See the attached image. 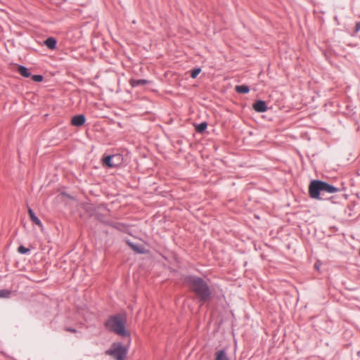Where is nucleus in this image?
Returning a JSON list of instances; mask_svg holds the SVG:
<instances>
[{
  "mask_svg": "<svg viewBox=\"0 0 360 360\" xmlns=\"http://www.w3.org/2000/svg\"><path fill=\"white\" fill-rule=\"evenodd\" d=\"M186 283L193 292L200 302H205L211 297L210 289L207 283L199 277L190 276L186 278Z\"/></svg>",
  "mask_w": 360,
  "mask_h": 360,
  "instance_id": "obj_1",
  "label": "nucleus"
},
{
  "mask_svg": "<svg viewBox=\"0 0 360 360\" xmlns=\"http://www.w3.org/2000/svg\"><path fill=\"white\" fill-rule=\"evenodd\" d=\"M126 318L123 315H117L110 317L105 323L106 328L115 333L125 336L127 333L125 330Z\"/></svg>",
  "mask_w": 360,
  "mask_h": 360,
  "instance_id": "obj_2",
  "label": "nucleus"
},
{
  "mask_svg": "<svg viewBox=\"0 0 360 360\" xmlns=\"http://www.w3.org/2000/svg\"><path fill=\"white\" fill-rule=\"evenodd\" d=\"M106 354L116 360H125L127 349L121 343H114L110 348L106 351Z\"/></svg>",
  "mask_w": 360,
  "mask_h": 360,
  "instance_id": "obj_3",
  "label": "nucleus"
},
{
  "mask_svg": "<svg viewBox=\"0 0 360 360\" xmlns=\"http://www.w3.org/2000/svg\"><path fill=\"white\" fill-rule=\"evenodd\" d=\"M309 193L311 198L314 199H321L320 194L322 193L321 181L314 180L309 186Z\"/></svg>",
  "mask_w": 360,
  "mask_h": 360,
  "instance_id": "obj_4",
  "label": "nucleus"
},
{
  "mask_svg": "<svg viewBox=\"0 0 360 360\" xmlns=\"http://www.w3.org/2000/svg\"><path fill=\"white\" fill-rule=\"evenodd\" d=\"M321 191L323 193H334L338 191V188L324 181H321Z\"/></svg>",
  "mask_w": 360,
  "mask_h": 360,
  "instance_id": "obj_5",
  "label": "nucleus"
},
{
  "mask_svg": "<svg viewBox=\"0 0 360 360\" xmlns=\"http://www.w3.org/2000/svg\"><path fill=\"white\" fill-rule=\"evenodd\" d=\"M115 159L120 160V156L117 155H108L103 159V164L109 167H115L117 162L115 161Z\"/></svg>",
  "mask_w": 360,
  "mask_h": 360,
  "instance_id": "obj_6",
  "label": "nucleus"
},
{
  "mask_svg": "<svg viewBox=\"0 0 360 360\" xmlns=\"http://www.w3.org/2000/svg\"><path fill=\"white\" fill-rule=\"evenodd\" d=\"M86 118L83 115H78L72 118L71 123L74 126L80 127L84 124Z\"/></svg>",
  "mask_w": 360,
  "mask_h": 360,
  "instance_id": "obj_7",
  "label": "nucleus"
},
{
  "mask_svg": "<svg viewBox=\"0 0 360 360\" xmlns=\"http://www.w3.org/2000/svg\"><path fill=\"white\" fill-rule=\"evenodd\" d=\"M253 108L258 112H264L267 110L266 105L263 101H257L253 104Z\"/></svg>",
  "mask_w": 360,
  "mask_h": 360,
  "instance_id": "obj_8",
  "label": "nucleus"
},
{
  "mask_svg": "<svg viewBox=\"0 0 360 360\" xmlns=\"http://www.w3.org/2000/svg\"><path fill=\"white\" fill-rule=\"evenodd\" d=\"M28 214H29L31 221L33 223H34L36 225L42 228L43 226H42V224H41L40 219L37 217L35 216V214L32 209H30V208L28 209Z\"/></svg>",
  "mask_w": 360,
  "mask_h": 360,
  "instance_id": "obj_9",
  "label": "nucleus"
},
{
  "mask_svg": "<svg viewBox=\"0 0 360 360\" xmlns=\"http://www.w3.org/2000/svg\"><path fill=\"white\" fill-rule=\"evenodd\" d=\"M148 83V81L146 79H131L129 81V84L132 87L137 86L139 85H145Z\"/></svg>",
  "mask_w": 360,
  "mask_h": 360,
  "instance_id": "obj_10",
  "label": "nucleus"
},
{
  "mask_svg": "<svg viewBox=\"0 0 360 360\" xmlns=\"http://www.w3.org/2000/svg\"><path fill=\"white\" fill-rule=\"evenodd\" d=\"M44 44L50 49H54L56 46V40L53 37H49L44 41Z\"/></svg>",
  "mask_w": 360,
  "mask_h": 360,
  "instance_id": "obj_11",
  "label": "nucleus"
},
{
  "mask_svg": "<svg viewBox=\"0 0 360 360\" xmlns=\"http://www.w3.org/2000/svg\"><path fill=\"white\" fill-rule=\"evenodd\" d=\"M215 360H230L224 350H219L216 352Z\"/></svg>",
  "mask_w": 360,
  "mask_h": 360,
  "instance_id": "obj_12",
  "label": "nucleus"
},
{
  "mask_svg": "<svg viewBox=\"0 0 360 360\" xmlns=\"http://www.w3.org/2000/svg\"><path fill=\"white\" fill-rule=\"evenodd\" d=\"M235 90L239 94H247L250 91L249 87L246 85L236 86Z\"/></svg>",
  "mask_w": 360,
  "mask_h": 360,
  "instance_id": "obj_13",
  "label": "nucleus"
},
{
  "mask_svg": "<svg viewBox=\"0 0 360 360\" xmlns=\"http://www.w3.org/2000/svg\"><path fill=\"white\" fill-rule=\"evenodd\" d=\"M18 71L24 77H29L30 76V73L29 72L27 68L24 66H19L18 68Z\"/></svg>",
  "mask_w": 360,
  "mask_h": 360,
  "instance_id": "obj_14",
  "label": "nucleus"
},
{
  "mask_svg": "<svg viewBox=\"0 0 360 360\" xmlns=\"http://www.w3.org/2000/svg\"><path fill=\"white\" fill-rule=\"evenodd\" d=\"M128 245L133 250L138 253H143L144 252V248L143 247L138 245H134L131 243L128 242Z\"/></svg>",
  "mask_w": 360,
  "mask_h": 360,
  "instance_id": "obj_15",
  "label": "nucleus"
},
{
  "mask_svg": "<svg viewBox=\"0 0 360 360\" xmlns=\"http://www.w3.org/2000/svg\"><path fill=\"white\" fill-rule=\"evenodd\" d=\"M207 126L206 122H202L195 127V130L199 133H202L206 129Z\"/></svg>",
  "mask_w": 360,
  "mask_h": 360,
  "instance_id": "obj_16",
  "label": "nucleus"
},
{
  "mask_svg": "<svg viewBox=\"0 0 360 360\" xmlns=\"http://www.w3.org/2000/svg\"><path fill=\"white\" fill-rule=\"evenodd\" d=\"M11 292L8 290H0V297L7 298L10 296Z\"/></svg>",
  "mask_w": 360,
  "mask_h": 360,
  "instance_id": "obj_17",
  "label": "nucleus"
},
{
  "mask_svg": "<svg viewBox=\"0 0 360 360\" xmlns=\"http://www.w3.org/2000/svg\"><path fill=\"white\" fill-rule=\"evenodd\" d=\"M200 71H201V70L200 68L193 70L191 75V77L193 79L195 78L199 75Z\"/></svg>",
  "mask_w": 360,
  "mask_h": 360,
  "instance_id": "obj_18",
  "label": "nucleus"
},
{
  "mask_svg": "<svg viewBox=\"0 0 360 360\" xmlns=\"http://www.w3.org/2000/svg\"><path fill=\"white\" fill-rule=\"evenodd\" d=\"M18 251L21 254H26L29 252V249L25 248L24 246H20L18 249Z\"/></svg>",
  "mask_w": 360,
  "mask_h": 360,
  "instance_id": "obj_19",
  "label": "nucleus"
},
{
  "mask_svg": "<svg viewBox=\"0 0 360 360\" xmlns=\"http://www.w3.org/2000/svg\"><path fill=\"white\" fill-rule=\"evenodd\" d=\"M32 80L34 82H41L43 79V77L41 75H33L32 76Z\"/></svg>",
  "mask_w": 360,
  "mask_h": 360,
  "instance_id": "obj_20",
  "label": "nucleus"
},
{
  "mask_svg": "<svg viewBox=\"0 0 360 360\" xmlns=\"http://www.w3.org/2000/svg\"><path fill=\"white\" fill-rule=\"evenodd\" d=\"M67 330L70 331V332H72V333H75L76 332V330L75 329H72V328H68Z\"/></svg>",
  "mask_w": 360,
  "mask_h": 360,
  "instance_id": "obj_21",
  "label": "nucleus"
},
{
  "mask_svg": "<svg viewBox=\"0 0 360 360\" xmlns=\"http://www.w3.org/2000/svg\"><path fill=\"white\" fill-rule=\"evenodd\" d=\"M359 29H360V25H359V24H357V25H356V30H359Z\"/></svg>",
  "mask_w": 360,
  "mask_h": 360,
  "instance_id": "obj_22",
  "label": "nucleus"
},
{
  "mask_svg": "<svg viewBox=\"0 0 360 360\" xmlns=\"http://www.w3.org/2000/svg\"><path fill=\"white\" fill-rule=\"evenodd\" d=\"M315 267H316V269H318V268H319V266L316 264H315Z\"/></svg>",
  "mask_w": 360,
  "mask_h": 360,
  "instance_id": "obj_23",
  "label": "nucleus"
}]
</instances>
